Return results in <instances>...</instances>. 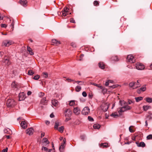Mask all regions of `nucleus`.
I'll use <instances>...</instances> for the list:
<instances>
[{
    "mask_svg": "<svg viewBox=\"0 0 152 152\" xmlns=\"http://www.w3.org/2000/svg\"><path fill=\"white\" fill-rule=\"evenodd\" d=\"M16 102L12 99L7 100V106L8 107H13L16 104Z\"/></svg>",
    "mask_w": 152,
    "mask_h": 152,
    "instance_id": "f257e3e1",
    "label": "nucleus"
},
{
    "mask_svg": "<svg viewBox=\"0 0 152 152\" xmlns=\"http://www.w3.org/2000/svg\"><path fill=\"white\" fill-rule=\"evenodd\" d=\"M64 113L66 117L70 118L72 115V111L69 109H66Z\"/></svg>",
    "mask_w": 152,
    "mask_h": 152,
    "instance_id": "f03ea898",
    "label": "nucleus"
},
{
    "mask_svg": "<svg viewBox=\"0 0 152 152\" xmlns=\"http://www.w3.org/2000/svg\"><path fill=\"white\" fill-rule=\"evenodd\" d=\"M131 109V107L128 105H126V106H124L121 107L120 109V110L118 111L119 113H122L123 112L127 110H129Z\"/></svg>",
    "mask_w": 152,
    "mask_h": 152,
    "instance_id": "7ed1b4c3",
    "label": "nucleus"
},
{
    "mask_svg": "<svg viewBox=\"0 0 152 152\" xmlns=\"http://www.w3.org/2000/svg\"><path fill=\"white\" fill-rule=\"evenodd\" d=\"M127 61L131 63H134L135 61V59L131 55H128L127 57Z\"/></svg>",
    "mask_w": 152,
    "mask_h": 152,
    "instance_id": "20e7f679",
    "label": "nucleus"
},
{
    "mask_svg": "<svg viewBox=\"0 0 152 152\" xmlns=\"http://www.w3.org/2000/svg\"><path fill=\"white\" fill-rule=\"evenodd\" d=\"M90 113V109L88 107H85L82 111V113L84 115H87Z\"/></svg>",
    "mask_w": 152,
    "mask_h": 152,
    "instance_id": "39448f33",
    "label": "nucleus"
},
{
    "mask_svg": "<svg viewBox=\"0 0 152 152\" xmlns=\"http://www.w3.org/2000/svg\"><path fill=\"white\" fill-rule=\"evenodd\" d=\"M136 67L138 70H142L144 69L145 66L142 64L137 63L136 64Z\"/></svg>",
    "mask_w": 152,
    "mask_h": 152,
    "instance_id": "423d86ee",
    "label": "nucleus"
},
{
    "mask_svg": "<svg viewBox=\"0 0 152 152\" xmlns=\"http://www.w3.org/2000/svg\"><path fill=\"white\" fill-rule=\"evenodd\" d=\"M3 44L5 46L8 47L13 44V42L11 40H5L3 42Z\"/></svg>",
    "mask_w": 152,
    "mask_h": 152,
    "instance_id": "0eeeda50",
    "label": "nucleus"
},
{
    "mask_svg": "<svg viewBox=\"0 0 152 152\" xmlns=\"http://www.w3.org/2000/svg\"><path fill=\"white\" fill-rule=\"evenodd\" d=\"M66 142V139L65 138H64L63 140V142L62 143L61 145L59 147V150L61 152H63L64 149L65 147L64 144Z\"/></svg>",
    "mask_w": 152,
    "mask_h": 152,
    "instance_id": "6e6552de",
    "label": "nucleus"
},
{
    "mask_svg": "<svg viewBox=\"0 0 152 152\" xmlns=\"http://www.w3.org/2000/svg\"><path fill=\"white\" fill-rule=\"evenodd\" d=\"M34 129L32 128L28 129L26 130V133L29 135H32L34 132Z\"/></svg>",
    "mask_w": 152,
    "mask_h": 152,
    "instance_id": "1a4fd4ad",
    "label": "nucleus"
},
{
    "mask_svg": "<svg viewBox=\"0 0 152 152\" xmlns=\"http://www.w3.org/2000/svg\"><path fill=\"white\" fill-rule=\"evenodd\" d=\"M19 101H22L25 98V95L23 93H20L19 94Z\"/></svg>",
    "mask_w": 152,
    "mask_h": 152,
    "instance_id": "9d476101",
    "label": "nucleus"
},
{
    "mask_svg": "<svg viewBox=\"0 0 152 152\" xmlns=\"http://www.w3.org/2000/svg\"><path fill=\"white\" fill-rule=\"evenodd\" d=\"M146 88L145 86L144 85L140 88L137 89V92L138 93L140 94V93L141 91H145L146 90Z\"/></svg>",
    "mask_w": 152,
    "mask_h": 152,
    "instance_id": "9b49d317",
    "label": "nucleus"
},
{
    "mask_svg": "<svg viewBox=\"0 0 152 152\" xmlns=\"http://www.w3.org/2000/svg\"><path fill=\"white\" fill-rule=\"evenodd\" d=\"M80 112V109L77 107H75L73 110L74 113L77 115H79Z\"/></svg>",
    "mask_w": 152,
    "mask_h": 152,
    "instance_id": "f8f14e48",
    "label": "nucleus"
},
{
    "mask_svg": "<svg viewBox=\"0 0 152 152\" xmlns=\"http://www.w3.org/2000/svg\"><path fill=\"white\" fill-rule=\"evenodd\" d=\"M136 143L138 147H144L145 146V144L144 142H136Z\"/></svg>",
    "mask_w": 152,
    "mask_h": 152,
    "instance_id": "ddd939ff",
    "label": "nucleus"
},
{
    "mask_svg": "<svg viewBox=\"0 0 152 152\" xmlns=\"http://www.w3.org/2000/svg\"><path fill=\"white\" fill-rule=\"evenodd\" d=\"M52 42L53 43V45H58L60 44V42L57 40L55 39H53L52 40Z\"/></svg>",
    "mask_w": 152,
    "mask_h": 152,
    "instance_id": "4468645a",
    "label": "nucleus"
},
{
    "mask_svg": "<svg viewBox=\"0 0 152 152\" xmlns=\"http://www.w3.org/2000/svg\"><path fill=\"white\" fill-rule=\"evenodd\" d=\"M48 101L46 99V98H43L40 101V103L44 105H46L47 104Z\"/></svg>",
    "mask_w": 152,
    "mask_h": 152,
    "instance_id": "2eb2a0df",
    "label": "nucleus"
},
{
    "mask_svg": "<svg viewBox=\"0 0 152 152\" xmlns=\"http://www.w3.org/2000/svg\"><path fill=\"white\" fill-rule=\"evenodd\" d=\"M99 67L102 69H104L105 67V64L104 62H100L98 64Z\"/></svg>",
    "mask_w": 152,
    "mask_h": 152,
    "instance_id": "dca6fc26",
    "label": "nucleus"
},
{
    "mask_svg": "<svg viewBox=\"0 0 152 152\" xmlns=\"http://www.w3.org/2000/svg\"><path fill=\"white\" fill-rule=\"evenodd\" d=\"M58 101L56 99H53L52 100V104L55 106H57L58 105Z\"/></svg>",
    "mask_w": 152,
    "mask_h": 152,
    "instance_id": "f3484780",
    "label": "nucleus"
},
{
    "mask_svg": "<svg viewBox=\"0 0 152 152\" xmlns=\"http://www.w3.org/2000/svg\"><path fill=\"white\" fill-rule=\"evenodd\" d=\"M4 62L7 65H9L10 64V62L8 58H4Z\"/></svg>",
    "mask_w": 152,
    "mask_h": 152,
    "instance_id": "a211bd4d",
    "label": "nucleus"
},
{
    "mask_svg": "<svg viewBox=\"0 0 152 152\" xmlns=\"http://www.w3.org/2000/svg\"><path fill=\"white\" fill-rule=\"evenodd\" d=\"M19 2L21 5L24 6H25L27 3V1L26 0H20Z\"/></svg>",
    "mask_w": 152,
    "mask_h": 152,
    "instance_id": "6ab92c4d",
    "label": "nucleus"
},
{
    "mask_svg": "<svg viewBox=\"0 0 152 152\" xmlns=\"http://www.w3.org/2000/svg\"><path fill=\"white\" fill-rule=\"evenodd\" d=\"M21 126L23 128L25 129L27 126L26 122L25 121H22L21 123Z\"/></svg>",
    "mask_w": 152,
    "mask_h": 152,
    "instance_id": "aec40b11",
    "label": "nucleus"
},
{
    "mask_svg": "<svg viewBox=\"0 0 152 152\" xmlns=\"http://www.w3.org/2000/svg\"><path fill=\"white\" fill-rule=\"evenodd\" d=\"M100 146L102 148H107L108 147V144L107 143H101L100 145Z\"/></svg>",
    "mask_w": 152,
    "mask_h": 152,
    "instance_id": "412c9836",
    "label": "nucleus"
},
{
    "mask_svg": "<svg viewBox=\"0 0 152 152\" xmlns=\"http://www.w3.org/2000/svg\"><path fill=\"white\" fill-rule=\"evenodd\" d=\"M60 125V123L58 121H56L55 123V125L54 127L55 129H57L58 128V127Z\"/></svg>",
    "mask_w": 152,
    "mask_h": 152,
    "instance_id": "4be33fe9",
    "label": "nucleus"
},
{
    "mask_svg": "<svg viewBox=\"0 0 152 152\" xmlns=\"http://www.w3.org/2000/svg\"><path fill=\"white\" fill-rule=\"evenodd\" d=\"M27 50L29 52V53L31 55H34V53L32 51L31 49L29 46H27Z\"/></svg>",
    "mask_w": 152,
    "mask_h": 152,
    "instance_id": "5701e85b",
    "label": "nucleus"
},
{
    "mask_svg": "<svg viewBox=\"0 0 152 152\" xmlns=\"http://www.w3.org/2000/svg\"><path fill=\"white\" fill-rule=\"evenodd\" d=\"M119 103L121 106L122 107L126 106V105L127 104V103L124 100H120Z\"/></svg>",
    "mask_w": 152,
    "mask_h": 152,
    "instance_id": "b1692460",
    "label": "nucleus"
},
{
    "mask_svg": "<svg viewBox=\"0 0 152 152\" xmlns=\"http://www.w3.org/2000/svg\"><path fill=\"white\" fill-rule=\"evenodd\" d=\"M99 88L102 90V92L104 94H105L106 93L107 90L106 89L103 88L102 86H99Z\"/></svg>",
    "mask_w": 152,
    "mask_h": 152,
    "instance_id": "393cba45",
    "label": "nucleus"
},
{
    "mask_svg": "<svg viewBox=\"0 0 152 152\" xmlns=\"http://www.w3.org/2000/svg\"><path fill=\"white\" fill-rule=\"evenodd\" d=\"M135 85H137V84L134 82H132L129 83V86L131 88H132Z\"/></svg>",
    "mask_w": 152,
    "mask_h": 152,
    "instance_id": "a878e982",
    "label": "nucleus"
},
{
    "mask_svg": "<svg viewBox=\"0 0 152 152\" xmlns=\"http://www.w3.org/2000/svg\"><path fill=\"white\" fill-rule=\"evenodd\" d=\"M108 108V107L106 104H105V105L104 107L102 106V109L104 111H106L107 110Z\"/></svg>",
    "mask_w": 152,
    "mask_h": 152,
    "instance_id": "bb28decb",
    "label": "nucleus"
},
{
    "mask_svg": "<svg viewBox=\"0 0 152 152\" xmlns=\"http://www.w3.org/2000/svg\"><path fill=\"white\" fill-rule=\"evenodd\" d=\"M17 83H16L15 81H14L12 82V87L14 88H17Z\"/></svg>",
    "mask_w": 152,
    "mask_h": 152,
    "instance_id": "cd10ccee",
    "label": "nucleus"
},
{
    "mask_svg": "<svg viewBox=\"0 0 152 152\" xmlns=\"http://www.w3.org/2000/svg\"><path fill=\"white\" fill-rule=\"evenodd\" d=\"M64 126H61V127H60L59 128H58L57 129H58V130L61 133H62L64 131Z\"/></svg>",
    "mask_w": 152,
    "mask_h": 152,
    "instance_id": "c85d7f7f",
    "label": "nucleus"
},
{
    "mask_svg": "<svg viewBox=\"0 0 152 152\" xmlns=\"http://www.w3.org/2000/svg\"><path fill=\"white\" fill-rule=\"evenodd\" d=\"M81 89V87L80 86H77L75 88V90L76 92L80 91Z\"/></svg>",
    "mask_w": 152,
    "mask_h": 152,
    "instance_id": "c756f323",
    "label": "nucleus"
},
{
    "mask_svg": "<svg viewBox=\"0 0 152 152\" xmlns=\"http://www.w3.org/2000/svg\"><path fill=\"white\" fill-rule=\"evenodd\" d=\"M34 73V72L32 70H28V74L29 75H32Z\"/></svg>",
    "mask_w": 152,
    "mask_h": 152,
    "instance_id": "7c9ffc66",
    "label": "nucleus"
},
{
    "mask_svg": "<svg viewBox=\"0 0 152 152\" xmlns=\"http://www.w3.org/2000/svg\"><path fill=\"white\" fill-rule=\"evenodd\" d=\"M151 108V106H143V108L144 111H146L149 109Z\"/></svg>",
    "mask_w": 152,
    "mask_h": 152,
    "instance_id": "2f4dec72",
    "label": "nucleus"
},
{
    "mask_svg": "<svg viewBox=\"0 0 152 152\" xmlns=\"http://www.w3.org/2000/svg\"><path fill=\"white\" fill-rule=\"evenodd\" d=\"M136 101L137 102H138L143 99V97H142L140 96L139 97H135V98Z\"/></svg>",
    "mask_w": 152,
    "mask_h": 152,
    "instance_id": "473e14b6",
    "label": "nucleus"
},
{
    "mask_svg": "<svg viewBox=\"0 0 152 152\" xmlns=\"http://www.w3.org/2000/svg\"><path fill=\"white\" fill-rule=\"evenodd\" d=\"M43 142L46 143L47 145L50 142L46 138H43Z\"/></svg>",
    "mask_w": 152,
    "mask_h": 152,
    "instance_id": "72a5a7b5",
    "label": "nucleus"
},
{
    "mask_svg": "<svg viewBox=\"0 0 152 152\" xmlns=\"http://www.w3.org/2000/svg\"><path fill=\"white\" fill-rule=\"evenodd\" d=\"M146 101L148 103L152 102V98L150 97L146 98L145 99Z\"/></svg>",
    "mask_w": 152,
    "mask_h": 152,
    "instance_id": "f704fd0d",
    "label": "nucleus"
},
{
    "mask_svg": "<svg viewBox=\"0 0 152 152\" xmlns=\"http://www.w3.org/2000/svg\"><path fill=\"white\" fill-rule=\"evenodd\" d=\"M100 126L98 124H94L93 126V127L94 129H99L100 128Z\"/></svg>",
    "mask_w": 152,
    "mask_h": 152,
    "instance_id": "c9c22d12",
    "label": "nucleus"
},
{
    "mask_svg": "<svg viewBox=\"0 0 152 152\" xmlns=\"http://www.w3.org/2000/svg\"><path fill=\"white\" fill-rule=\"evenodd\" d=\"M111 60L113 61H118V57L117 56H113L111 58Z\"/></svg>",
    "mask_w": 152,
    "mask_h": 152,
    "instance_id": "e433bc0d",
    "label": "nucleus"
},
{
    "mask_svg": "<svg viewBox=\"0 0 152 152\" xmlns=\"http://www.w3.org/2000/svg\"><path fill=\"white\" fill-rule=\"evenodd\" d=\"M146 117L147 121L150 120L152 119V115H147Z\"/></svg>",
    "mask_w": 152,
    "mask_h": 152,
    "instance_id": "4c0bfd02",
    "label": "nucleus"
},
{
    "mask_svg": "<svg viewBox=\"0 0 152 152\" xmlns=\"http://www.w3.org/2000/svg\"><path fill=\"white\" fill-rule=\"evenodd\" d=\"M40 76L38 75L35 76L33 78V79L36 80H38Z\"/></svg>",
    "mask_w": 152,
    "mask_h": 152,
    "instance_id": "58836bf2",
    "label": "nucleus"
},
{
    "mask_svg": "<svg viewBox=\"0 0 152 152\" xmlns=\"http://www.w3.org/2000/svg\"><path fill=\"white\" fill-rule=\"evenodd\" d=\"M75 104V102L74 100L70 101L69 103V105L70 106H72Z\"/></svg>",
    "mask_w": 152,
    "mask_h": 152,
    "instance_id": "ea45409f",
    "label": "nucleus"
},
{
    "mask_svg": "<svg viewBox=\"0 0 152 152\" xmlns=\"http://www.w3.org/2000/svg\"><path fill=\"white\" fill-rule=\"evenodd\" d=\"M111 116L113 117L114 118H116L118 116V115L116 114V113H113L111 115Z\"/></svg>",
    "mask_w": 152,
    "mask_h": 152,
    "instance_id": "a19ab883",
    "label": "nucleus"
},
{
    "mask_svg": "<svg viewBox=\"0 0 152 152\" xmlns=\"http://www.w3.org/2000/svg\"><path fill=\"white\" fill-rule=\"evenodd\" d=\"M42 75L44 77L47 78L48 76V73L47 72H43L42 74Z\"/></svg>",
    "mask_w": 152,
    "mask_h": 152,
    "instance_id": "79ce46f5",
    "label": "nucleus"
},
{
    "mask_svg": "<svg viewBox=\"0 0 152 152\" xmlns=\"http://www.w3.org/2000/svg\"><path fill=\"white\" fill-rule=\"evenodd\" d=\"M147 140H150L152 139V134H150L147 137Z\"/></svg>",
    "mask_w": 152,
    "mask_h": 152,
    "instance_id": "37998d69",
    "label": "nucleus"
},
{
    "mask_svg": "<svg viewBox=\"0 0 152 152\" xmlns=\"http://www.w3.org/2000/svg\"><path fill=\"white\" fill-rule=\"evenodd\" d=\"M99 3L97 1H95L94 2V4L95 6H97L99 5Z\"/></svg>",
    "mask_w": 152,
    "mask_h": 152,
    "instance_id": "c03bdc74",
    "label": "nucleus"
},
{
    "mask_svg": "<svg viewBox=\"0 0 152 152\" xmlns=\"http://www.w3.org/2000/svg\"><path fill=\"white\" fill-rule=\"evenodd\" d=\"M69 9L67 7H65L63 9V10L62 11L65 12H68Z\"/></svg>",
    "mask_w": 152,
    "mask_h": 152,
    "instance_id": "a18cd8bd",
    "label": "nucleus"
},
{
    "mask_svg": "<svg viewBox=\"0 0 152 152\" xmlns=\"http://www.w3.org/2000/svg\"><path fill=\"white\" fill-rule=\"evenodd\" d=\"M88 120L90 121H94L93 118L90 116H88Z\"/></svg>",
    "mask_w": 152,
    "mask_h": 152,
    "instance_id": "49530a36",
    "label": "nucleus"
},
{
    "mask_svg": "<svg viewBox=\"0 0 152 152\" xmlns=\"http://www.w3.org/2000/svg\"><path fill=\"white\" fill-rule=\"evenodd\" d=\"M68 12H65L62 11V16H65L68 14Z\"/></svg>",
    "mask_w": 152,
    "mask_h": 152,
    "instance_id": "de8ad7c7",
    "label": "nucleus"
},
{
    "mask_svg": "<svg viewBox=\"0 0 152 152\" xmlns=\"http://www.w3.org/2000/svg\"><path fill=\"white\" fill-rule=\"evenodd\" d=\"M85 135H81L80 136V138L83 141L84 140L85 138Z\"/></svg>",
    "mask_w": 152,
    "mask_h": 152,
    "instance_id": "09e8293b",
    "label": "nucleus"
},
{
    "mask_svg": "<svg viewBox=\"0 0 152 152\" xmlns=\"http://www.w3.org/2000/svg\"><path fill=\"white\" fill-rule=\"evenodd\" d=\"M133 127L132 126H131L129 127V131L130 132L133 133L134 132V131L132 129V127Z\"/></svg>",
    "mask_w": 152,
    "mask_h": 152,
    "instance_id": "8fccbe9b",
    "label": "nucleus"
},
{
    "mask_svg": "<svg viewBox=\"0 0 152 152\" xmlns=\"http://www.w3.org/2000/svg\"><path fill=\"white\" fill-rule=\"evenodd\" d=\"M14 23H13V21L12 23H11V24L10 25V26L11 27V29L12 31H13V29L14 28Z\"/></svg>",
    "mask_w": 152,
    "mask_h": 152,
    "instance_id": "3c124183",
    "label": "nucleus"
},
{
    "mask_svg": "<svg viewBox=\"0 0 152 152\" xmlns=\"http://www.w3.org/2000/svg\"><path fill=\"white\" fill-rule=\"evenodd\" d=\"M71 45L72 47H73L74 48H75L76 47V44L74 42H72L71 43Z\"/></svg>",
    "mask_w": 152,
    "mask_h": 152,
    "instance_id": "603ef678",
    "label": "nucleus"
},
{
    "mask_svg": "<svg viewBox=\"0 0 152 152\" xmlns=\"http://www.w3.org/2000/svg\"><path fill=\"white\" fill-rule=\"evenodd\" d=\"M76 83H77L78 84H79V85H83V82H82V81H75Z\"/></svg>",
    "mask_w": 152,
    "mask_h": 152,
    "instance_id": "864d4df0",
    "label": "nucleus"
},
{
    "mask_svg": "<svg viewBox=\"0 0 152 152\" xmlns=\"http://www.w3.org/2000/svg\"><path fill=\"white\" fill-rule=\"evenodd\" d=\"M82 94L84 97H86L87 96V94L85 91L83 92Z\"/></svg>",
    "mask_w": 152,
    "mask_h": 152,
    "instance_id": "5fc2aeb1",
    "label": "nucleus"
},
{
    "mask_svg": "<svg viewBox=\"0 0 152 152\" xmlns=\"http://www.w3.org/2000/svg\"><path fill=\"white\" fill-rule=\"evenodd\" d=\"M7 26V25L5 24H2L1 25V27L2 28H6Z\"/></svg>",
    "mask_w": 152,
    "mask_h": 152,
    "instance_id": "6e6d98bb",
    "label": "nucleus"
},
{
    "mask_svg": "<svg viewBox=\"0 0 152 152\" xmlns=\"http://www.w3.org/2000/svg\"><path fill=\"white\" fill-rule=\"evenodd\" d=\"M43 149L45 151H48V149L47 148L43 146L42 147V150H43Z\"/></svg>",
    "mask_w": 152,
    "mask_h": 152,
    "instance_id": "4d7b16f0",
    "label": "nucleus"
},
{
    "mask_svg": "<svg viewBox=\"0 0 152 152\" xmlns=\"http://www.w3.org/2000/svg\"><path fill=\"white\" fill-rule=\"evenodd\" d=\"M39 96L41 97V96H44L45 95V94H44V93L40 92L39 93Z\"/></svg>",
    "mask_w": 152,
    "mask_h": 152,
    "instance_id": "13d9d810",
    "label": "nucleus"
},
{
    "mask_svg": "<svg viewBox=\"0 0 152 152\" xmlns=\"http://www.w3.org/2000/svg\"><path fill=\"white\" fill-rule=\"evenodd\" d=\"M88 96L89 97V98L91 99L93 96V95L92 94L89 93L88 95Z\"/></svg>",
    "mask_w": 152,
    "mask_h": 152,
    "instance_id": "bf43d9fd",
    "label": "nucleus"
},
{
    "mask_svg": "<svg viewBox=\"0 0 152 152\" xmlns=\"http://www.w3.org/2000/svg\"><path fill=\"white\" fill-rule=\"evenodd\" d=\"M8 150V148H6L3 149L2 151V152H7Z\"/></svg>",
    "mask_w": 152,
    "mask_h": 152,
    "instance_id": "052dcab7",
    "label": "nucleus"
},
{
    "mask_svg": "<svg viewBox=\"0 0 152 152\" xmlns=\"http://www.w3.org/2000/svg\"><path fill=\"white\" fill-rule=\"evenodd\" d=\"M70 22L73 23H75V21L74 19L72 18L70 19Z\"/></svg>",
    "mask_w": 152,
    "mask_h": 152,
    "instance_id": "680f3d73",
    "label": "nucleus"
},
{
    "mask_svg": "<svg viewBox=\"0 0 152 152\" xmlns=\"http://www.w3.org/2000/svg\"><path fill=\"white\" fill-rule=\"evenodd\" d=\"M70 119H71V118H68L67 117H66V118L65 120V121L66 122H67L68 121H69V120Z\"/></svg>",
    "mask_w": 152,
    "mask_h": 152,
    "instance_id": "e2e57ef3",
    "label": "nucleus"
},
{
    "mask_svg": "<svg viewBox=\"0 0 152 152\" xmlns=\"http://www.w3.org/2000/svg\"><path fill=\"white\" fill-rule=\"evenodd\" d=\"M48 152H54V150L53 149H50L49 150L48 149Z\"/></svg>",
    "mask_w": 152,
    "mask_h": 152,
    "instance_id": "0e129e2a",
    "label": "nucleus"
},
{
    "mask_svg": "<svg viewBox=\"0 0 152 152\" xmlns=\"http://www.w3.org/2000/svg\"><path fill=\"white\" fill-rule=\"evenodd\" d=\"M92 84L94 86H97L98 87H99V86H101L100 85H98L97 84H96V83H93Z\"/></svg>",
    "mask_w": 152,
    "mask_h": 152,
    "instance_id": "69168bd1",
    "label": "nucleus"
},
{
    "mask_svg": "<svg viewBox=\"0 0 152 152\" xmlns=\"http://www.w3.org/2000/svg\"><path fill=\"white\" fill-rule=\"evenodd\" d=\"M109 87L110 88H114L117 87V86L116 85H113L112 86H109Z\"/></svg>",
    "mask_w": 152,
    "mask_h": 152,
    "instance_id": "338daca9",
    "label": "nucleus"
},
{
    "mask_svg": "<svg viewBox=\"0 0 152 152\" xmlns=\"http://www.w3.org/2000/svg\"><path fill=\"white\" fill-rule=\"evenodd\" d=\"M109 82L108 80L107 82H106L105 83V86H108L109 84Z\"/></svg>",
    "mask_w": 152,
    "mask_h": 152,
    "instance_id": "774afa93",
    "label": "nucleus"
}]
</instances>
